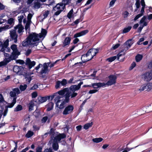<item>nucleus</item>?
I'll list each match as a JSON object with an SVG mask.
<instances>
[{
	"label": "nucleus",
	"mask_w": 152,
	"mask_h": 152,
	"mask_svg": "<svg viewBox=\"0 0 152 152\" xmlns=\"http://www.w3.org/2000/svg\"><path fill=\"white\" fill-rule=\"evenodd\" d=\"M50 63H45L43 64V68L42 69L39 73L41 75H43L44 73L45 74L49 71L48 66L49 65Z\"/></svg>",
	"instance_id": "nucleus-11"
},
{
	"label": "nucleus",
	"mask_w": 152,
	"mask_h": 152,
	"mask_svg": "<svg viewBox=\"0 0 152 152\" xmlns=\"http://www.w3.org/2000/svg\"><path fill=\"white\" fill-rule=\"evenodd\" d=\"M21 7L20 6L17 10L14 12H15L18 14L20 13H23L26 12L25 10V8H23V9L22 10H21Z\"/></svg>",
	"instance_id": "nucleus-28"
},
{
	"label": "nucleus",
	"mask_w": 152,
	"mask_h": 152,
	"mask_svg": "<svg viewBox=\"0 0 152 152\" xmlns=\"http://www.w3.org/2000/svg\"><path fill=\"white\" fill-rule=\"evenodd\" d=\"M61 85L62 86H65L67 83V81L66 79H63L62 81H61Z\"/></svg>",
	"instance_id": "nucleus-42"
},
{
	"label": "nucleus",
	"mask_w": 152,
	"mask_h": 152,
	"mask_svg": "<svg viewBox=\"0 0 152 152\" xmlns=\"http://www.w3.org/2000/svg\"><path fill=\"white\" fill-rule=\"evenodd\" d=\"M125 48L124 49H122L120 51L119 53L117 55V59L119 60L121 56H124L126 53V51L127 50Z\"/></svg>",
	"instance_id": "nucleus-19"
},
{
	"label": "nucleus",
	"mask_w": 152,
	"mask_h": 152,
	"mask_svg": "<svg viewBox=\"0 0 152 152\" xmlns=\"http://www.w3.org/2000/svg\"><path fill=\"white\" fill-rule=\"evenodd\" d=\"M146 17L145 16H143L140 20V23L141 24L144 22L146 19Z\"/></svg>",
	"instance_id": "nucleus-55"
},
{
	"label": "nucleus",
	"mask_w": 152,
	"mask_h": 152,
	"mask_svg": "<svg viewBox=\"0 0 152 152\" xmlns=\"http://www.w3.org/2000/svg\"><path fill=\"white\" fill-rule=\"evenodd\" d=\"M28 76H27V77L26 78V80L27 81V83L28 84H29L30 83L31 81L32 80V78L30 77H28Z\"/></svg>",
	"instance_id": "nucleus-61"
},
{
	"label": "nucleus",
	"mask_w": 152,
	"mask_h": 152,
	"mask_svg": "<svg viewBox=\"0 0 152 152\" xmlns=\"http://www.w3.org/2000/svg\"><path fill=\"white\" fill-rule=\"evenodd\" d=\"M143 58V56L141 54H138L135 56V60L137 62H138L141 60Z\"/></svg>",
	"instance_id": "nucleus-31"
},
{
	"label": "nucleus",
	"mask_w": 152,
	"mask_h": 152,
	"mask_svg": "<svg viewBox=\"0 0 152 152\" xmlns=\"http://www.w3.org/2000/svg\"><path fill=\"white\" fill-rule=\"evenodd\" d=\"M142 78L144 81L149 82L152 79V73L146 72L142 75Z\"/></svg>",
	"instance_id": "nucleus-6"
},
{
	"label": "nucleus",
	"mask_w": 152,
	"mask_h": 152,
	"mask_svg": "<svg viewBox=\"0 0 152 152\" xmlns=\"http://www.w3.org/2000/svg\"><path fill=\"white\" fill-rule=\"evenodd\" d=\"M142 16V15L140 14L137 15L134 18V20L136 21L139 18H140Z\"/></svg>",
	"instance_id": "nucleus-60"
},
{
	"label": "nucleus",
	"mask_w": 152,
	"mask_h": 152,
	"mask_svg": "<svg viewBox=\"0 0 152 152\" xmlns=\"http://www.w3.org/2000/svg\"><path fill=\"white\" fill-rule=\"evenodd\" d=\"M16 62L17 63H19L20 64H23L25 63L23 60L20 59L17 60L16 61Z\"/></svg>",
	"instance_id": "nucleus-62"
},
{
	"label": "nucleus",
	"mask_w": 152,
	"mask_h": 152,
	"mask_svg": "<svg viewBox=\"0 0 152 152\" xmlns=\"http://www.w3.org/2000/svg\"><path fill=\"white\" fill-rule=\"evenodd\" d=\"M20 54V52L18 51V50H14L12 52L11 54L10 55L11 57L15 60L18 58V56Z\"/></svg>",
	"instance_id": "nucleus-17"
},
{
	"label": "nucleus",
	"mask_w": 152,
	"mask_h": 152,
	"mask_svg": "<svg viewBox=\"0 0 152 152\" xmlns=\"http://www.w3.org/2000/svg\"><path fill=\"white\" fill-rule=\"evenodd\" d=\"M66 137L65 134H59L56 135H53V142L52 146L53 149L55 151H57L58 149V142Z\"/></svg>",
	"instance_id": "nucleus-2"
},
{
	"label": "nucleus",
	"mask_w": 152,
	"mask_h": 152,
	"mask_svg": "<svg viewBox=\"0 0 152 152\" xmlns=\"http://www.w3.org/2000/svg\"><path fill=\"white\" fill-rule=\"evenodd\" d=\"M64 132L63 133H67L69 131V127L67 126H66V127L63 128Z\"/></svg>",
	"instance_id": "nucleus-56"
},
{
	"label": "nucleus",
	"mask_w": 152,
	"mask_h": 152,
	"mask_svg": "<svg viewBox=\"0 0 152 152\" xmlns=\"http://www.w3.org/2000/svg\"><path fill=\"white\" fill-rule=\"evenodd\" d=\"M82 62H80L75 63V64L72 65V66L73 67H75L76 66H81L82 64L83 63V61H84V60L82 61Z\"/></svg>",
	"instance_id": "nucleus-38"
},
{
	"label": "nucleus",
	"mask_w": 152,
	"mask_h": 152,
	"mask_svg": "<svg viewBox=\"0 0 152 152\" xmlns=\"http://www.w3.org/2000/svg\"><path fill=\"white\" fill-rule=\"evenodd\" d=\"M136 64L135 62H133L131 64V66L130 67L129 69L131 70L132 69L136 66Z\"/></svg>",
	"instance_id": "nucleus-52"
},
{
	"label": "nucleus",
	"mask_w": 152,
	"mask_h": 152,
	"mask_svg": "<svg viewBox=\"0 0 152 152\" xmlns=\"http://www.w3.org/2000/svg\"><path fill=\"white\" fill-rule=\"evenodd\" d=\"M35 34L31 33L29 34L26 39L22 42V45L23 47L26 46L28 45H35L37 46L38 44L35 42H37L36 36L34 35Z\"/></svg>",
	"instance_id": "nucleus-1"
},
{
	"label": "nucleus",
	"mask_w": 152,
	"mask_h": 152,
	"mask_svg": "<svg viewBox=\"0 0 152 152\" xmlns=\"http://www.w3.org/2000/svg\"><path fill=\"white\" fill-rule=\"evenodd\" d=\"M54 103L52 102H49L47 105V111H50L51 110L53 107Z\"/></svg>",
	"instance_id": "nucleus-25"
},
{
	"label": "nucleus",
	"mask_w": 152,
	"mask_h": 152,
	"mask_svg": "<svg viewBox=\"0 0 152 152\" xmlns=\"http://www.w3.org/2000/svg\"><path fill=\"white\" fill-rule=\"evenodd\" d=\"M13 60H14V59L13 58H12L11 57V56H10L8 58H5L4 59V62L5 63V64H6V65H7V64L10 62L11 61Z\"/></svg>",
	"instance_id": "nucleus-29"
},
{
	"label": "nucleus",
	"mask_w": 152,
	"mask_h": 152,
	"mask_svg": "<svg viewBox=\"0 0 152 152\" xmlns=\"http://www.w3.org/2000/svg\"><path fill=\"white\" fill-rule=\"evenodd\" d=\"M71 40V38L70 37H66L63 42L62 46L64 47L67 45H69Z\"/></svg>",
	"instance_id": "nucleus-20"
},
{
	"label": "nucleus",
	"mask_w": 152,
	"mask_h": 152,
	"mask_svg": "<svg viewBox=\"0 0 152 152\" xmlns=\"http://www.w3.org/2000/svg\"><path fill=\"white\" fill-rule=\"evenodd\" d=\"M88 32V30H85L80 31V32L77 33L75 34L74 36V37L77 38V37H80L86 34Z\"/></svg>",
	"instance_id": "nucleus-16"
},
{
	"label": "nucleus",
	"mask_w": 152,
	"mask_h": 152,
	"mask_svg": "<svg viewBox=\"0 0 152 152\" xmlns=\"http://www.w3.org/2000/svg\"><path fill=\"white\" fill-rule=\"evenodd\" d=\"M10 48L13 51L18 49L17 45L15 44H13L11 45Z\"/></svg>",
	"instance_id": "nucleus-51"
},
{
	"label": "nucleus",
	"mask_w": 152,
	"mask_h": 152,
	"mask_svg": "<svg viewBox=\"0 0 152 152\" xmlns=\"http://www.w3.org/2000/svg\"><path fill=\"white\" fill-rule=\"evenodd\" d=\"M61 8L60 5L59 3L57 4L56 6L53 7V9L54 10L56 11L57 10H59V9H61Z\"/></svg>",
	"instance_id": "nucleus-48"
},
{
	"label": "nucleus",
	"mask_w": 152,
	"mask_h": 152,
	"mask_svg": "<svg viewBox=\"0 0 152 152\" xmlns=\"http://www.w3.org/2000/svg\"><path fill=\"white\" fill-rule=\"evenodd\" d=\"M103 139L101 137L96 138L92 139V141L95 143H97L102 142Z\"/></svg>",
	"instance_id": "nucleus-32"
},
{
	"label": "nucleus",
	"mask_w": 152,
	"mask_h": 152,
	"mask_svg": "<svg viewBox=\"0 0 152 152\" xmlns=\"http://www.w3.org/2000/svg\"><path fill=\"white\" fill-rule=\"evenodd\" d=\"M71 92H67L65 94V99L64 100L66 103H68L69 101V97L71 96Z\"/></svg>",
	"instance_id": "nucleus-26"
},
{
	"label": "nucleus",
	"mask_w": 152,
	"mask_h": 152,
	"mask_svg": "<svg viewBox=\"0 0 152 152\" xmlns=\"http://www.w3.org/2000/svg\"><path fill=\"white\" fill-rule=\"evenodd\" d=\"M36 1H37L36 2V1H35L34 4V7L35 8L38 9L40 7L41 4L39 2V0H36Z\"/></svg>",
	"instance_id": "nucleus-30"
},
{
	"label": "nucleus",
	"mask_w": 152,
	"mask_h": 152,
	"mask_svg": "<svg viewBox=\"0 0 152 152\" xmlns=\"http://www.w3.org/2000/svg\"><path fill=\"white\" fill-rule=\"evenodd\" d=\"M83 84V82H80L77 85H76L71 86L69 88V90L70 91V92H74L78 90L80 88L81 85Z\"/></svg>",
	"instance_id": "nucleus-10"
},
{
	"label": "nucleus",
	"mask_w": 152,
	"mask_h": 152,
	"mask_svg": "<svg viewBox=\"0 0 152 152\" xmlns=\"http://www.w3.org/2000/svg\"><path fill=\"white\" fill-rule=\"evenodd\" d=\"M57 93L58 94V96H59V95H64L65 94L62 90L59 91L58 92H57Z\"/></svg>",
	"instance_id": "nucleus-63"
},
{
	"label": "nucleus",
	"mask_w": 152,
	"mask_h": 152,
	"mask_svg": "<svg viewBox=\"0 0 152 152\" xmlns=\"http://www.w3.org/2000/svg\"><path fill=\"white\" fill-rule=\"evenodd\" d=\"M46 101L47 99L46 97L39 96L37 97V99L35 100L34 102L36 103L37 105H39L45 102Z\"/></svg>",
	"instance_id": "nucleus-13"
},
{
	"label": "nucleus",
	"mask_w": 152,
	"mask_h": 152,
	"mask_svg": "<svg viewBox=\"0 0 152 152\" xmlns=\"http://www.w3.org/2000/svg\"><path fill=\"white\" fill-rule=\"evenodd\" d=\"M61 85L60 81L59 80L57 81L56 82V84L55 85V88L56 89H58V88H60V86Z\"/></svg>",
	"instance_id": "nucleus-45"
},
{
	"label": "nucleus",
	"mask_w": 152,
	"mask_h": 152,
	"mask_svg": "<svg viewBox=\"0 0 152 152\" xmlns=\"http://www.w3.org/2000/svg\"><path fill=\"white\" fill-rule=\"evenodd\" d=\"M93 125V123H88L84 126V128L85 129H88L90 127H91Z\"/></svg>",
	"instance_id": "nucleus-34"
},
{
	"label": "nucleus",
	"mask_w": 152,
	"mask_h": 152,
	"mask_svg": "<svg viewBox=\"0 0 152 152\" xmlns=\"http://www.w3.org/2000/svg\"><path fill=\"white\" fill-rule=\"evenodd\" d=\"M35 64L36 62L35 61H31L28 65V66L29 69H30L33 66H34L35 65Z\"/></svg>",
	"instance_id": "nucleus-41"
},
{
	"label": "nucleus",
	"mask_w": 152,
	"mask_h": 152,
	"mask_svg": "<svg viewBox=\"0 0 152 152\" xmlns=\"http://www.w3.org/2000/svg\"><path fill=\"white\" fill-rule=\"evenodd\" d=\"M22 109V106L20 104H19L14 109V111L15 112H18L21 111Z\"/></svg>",
	"instance_id": "nucleus-35"
},
{
	"label": "nucleus",
	"mask_w": 152,
	"mask_h": 152,
	"mask_svg": "<svg viewBox=\"0 0 152 152\" xmlns=\"http://www.w3.org/2000/svg\"><path fill=\"white\" fill-rule=\"evenodd\" d=\"M99 50L98 49L92 48L90 49L87 53L86 55H88V56H91V57L90 58L85 60L84 59V61H83V62L85 63L92 59L94 58V56H95L98 53Z\"/></svg>",
	"instance_id": "nucleus-3"
},
{
	"label": "nucleus",
	"mask_w": 152,
	"mask_h": 152,
	"mask_svg": "<svg viewBox=\"0 0 152 152\" xmlns=\"http://www.w3.org/2000/svg\"><path fill=\"white\" fill-rule=\"evenodd\" d=\"M21 67V66H19L17 65L14 66L13 69V71L17 74H18Z\"/></svg>",
	"instance_id": "nucleus-27"
},
{
	"label": "nucleus",
	"mask_w": 152,
	"mask_h": 152,
	"mask_svg": "<svg viewBox=\"0 0 152 152\" xmlns=\"http://www.w3.org/2000/svg\"><path fill=\"white\" fill-rule=\"evenodd\" d=\"M133 43L134 42L132 41V39H129L124 43V45H126V49L128 50L131 46Z\"/></svg>",
	"instance_id": "nucleus-21"
},
{
	"label": "nucleus",
	"mask_w": 152,
	"mask_h": 152,
	"mask_svg": "<svg viewBox=\"0 0 152 152\" xmlns=\"http://www.w3.org/2000/svg\"><path fill=\"white\" fill-rule=\"evenodd\" d=\"M108 77L109 80L106 83H105V86L107 85L108 86H110L116 83L117 77L116 75H110Z\"/></svg>",
	"instance_id": "nucleus-4"
},
{
	"label": "nucleus",
	"mask_w": 152,
	"mask_h": 152,
	"mask_svg": "<svg viewBox=\"0 0 152 152\" xmlns=\"http://www.w3.org/2000/svg\"><path fill=\"white\" fill-rule=\"evenodd\" d=\"M9 39H6L4 42V43L2 45V46L3 47H5V48H7L9 45Z\"/></svg>",
	"instance_id": "nucleus-39"
},
{
	"label": "nucleus",
	"mask_w": 152,
	"mask_h": 152,
	"mask_svg": "<svg viewBox=\"0 0 152 152\" xmlns=\"http://www.w3.org/2000/svg\"><path fill=\"white\" fill-rule=\"evenodd\" d=\"M131 28L132 27L131 26H128L126 28H124L123 30V33H126L129 32Z\"/></svg>",
	"instance_id": "nucleus-36"
},
{
	"label": "nucleus",
	"mask_w": 152,
	"mask_h": 152,
	"mask_svg": "<svg viewBox=\"0 0 152 152\" xmlns=\"http://www.w3.org/2000/svg\"><path fill=\"white\" fill-rule=\"evenodd\" d=\"M82 21V20H81L80 19H78L75 20L73 23L72 24V25L73 26L74 24L77 25V24L80 22H81Z\"/></svg>",
	"instance_id": "nucleus-50"
},
{
	"label": "nucleus",
	"mask_w": 152,
	"mask_h": 152,
	"mask_svg": "<svg viewBox=\"0 0 152 152\" xmlns=\"http://www.w3.org/2000/svg\"><path fill=\"white\" fill-rule=\"evenodd\" d=\"M18 75H23L25 79H26L27 76L29 75V73L28 72L27 69L22 66H21L20 67Z\"/></svg>",
	"instance_id": "nucleus-9"
},
{
	"label": "nucleus",
	"mask_w": 152,
	"mask_h": 152,
	"mask_svg": "<svg viewBox=\"0 0 152 152\" xmlns=\"http://www.w3.org/2000/svg\"><path fill=\"white\" fill-rule=\"evenodd\" d=\"M72 0H63V2L64 3V6L69 4L71 3Z\"/></svg>",
	"instance_id": "nucleus-44"
},
{
	"label": "nucleus",
	"mask_w": 152,
	"mask_h": 152,
	"mask_svg": "<svg viewBox=\"0 0 152 152\" xmlns=\"http://www.w3.org/2000/svg\"><path fill=\"white\" fill-rule=\"evenodd\" d=\"M117 57L116 56H114L109 58H107V61H108L109 62H112L113 61H114L116 58Z\"/></svg>",
	"instance_id": "nucleus-37"
},
{
	"label": "nucleus",
	"mask_w": 152,
	"mask_h": 152,
	"mask_svg": "<svg viewBox=\"0 0 152 152\" xmlns=\"http://www.w3.org/2000/svg\"><path fill=\"white\" fill-rule=\"evenodd\" d=\"M72 92V93L71 94V98H74L77 95V93L75 92Z\"/></svg>",
	"instance_id": "nucleus-57"
},
{
	"label": "nucleus",
	"mask_w": 152,
	"mask_h": 152,
	"mask_svg": "<svg viewBox=\"0 0 152 152\" xmlns=\"http://www.w3.org/2000/svg\"><path fill=\"white\" fill-rule=\"evenodd\" d=\"M30 121V117L28 116L26 118H24L23 122L25 123V124L28 125Z\"/></svg>",
	"instance_id": "nucleus-43"
},
{
	"label": "nucleus",
	"mask_w": 152,
	"mask_h": 152,
	"mask_svg": "<svg viewBox=\"0 0 152 152\" xmlns=\"http://www.w3.org/2000/svg\"><path fill=\"white\" fill-rule=\"evenodd\" d=\"M42 147L41 146H38L36 148L35 152H42Z\"/></svg>",
	"instance_id": "nucleus-54"
},
{
	"label": "nucleus",
	"mask_w": 152,
	"mask_h": 152,
	"mask_svg": "<svg viewBox=\"0 0 152 152\" xmlns=\"http://www.w3.org/2000/svg\"><path fill=\"white\" fill-rule=\"evenodd\" d=\"M20 91L18 88H15L12 89V91H11L10 93V98L13 97V98L16 99V101L17 97L16 94H19Z\"/></svg>",
	"instance_id": "nucleus-12"
},
{
	"label": "nucleus",
	"mask_w": 152,
	"mask_h": 152,
	"mask_svg": "<svg viewBox=\"0 0 152 152\" xmlns=\"http://www.w3.org/2000/svg\"><path fill=\"white\" fill-rule=\"evenodd\" d=\"M74 109V106L72 105H68L65 108L63 112L64 115H67L71 113Z\"/></svg>",
	"instance_id": "nucleus-8"
},
{
	"label": "nucleus",
	"mask_w": 152,
	"mask_h": 152,
	"mask_svg": "<svg viewBox=\"0 0 152 152\" xmlns=\"http://www.w3.org/2000/svg\"><path fill=\"white\" fill-rule=\"evenodd\" d=\"M14 28L15 30L18 29V32L19 34H20L22 32L24 28L21 24H19L15 26Z\"/></svg>",
	"instance_id": "nucleus-22"
},
{
	"label": "nucleus",
	"mask_w": 152,
	"mask_h": 152,
	"mask_svg": "<svg viewBox=\"0 0 152 152\" xmlns=\"http://www.w3.org/2000/svg\"><path fill=\"white\" fill-rule=\"evenodd\" d=\"M32 16H33V15L32 14H31V13H29L28 14V16H27V20H28L27 22H31V20L32 18Z\"/></svg>",
	"instance_id": "nucleus-46"
},
{
	"label": "nucleus",
	"mask_w": 152,
	"mask_h": 152,
	"mask_svg": "<svg viewBox=\"0 0 152 152\" xmlns=\"http://www.w3.org/2000/svg\"><path fill=\"white\" fill-rule=\"evenodd\" d=\"M49 12H50L48 10H47L44 12L43 15L44 17V18H45L47 17L49 14Z\"/></svg>",
	"instance_id": "nucleus-49"
},
{
	"label": "nucleus",
	"mask_w": 152,
	"mask_h": 152,
	"mask_svg": "<svg viewBox=\"0 0 152 152\" xmlns=\"http://www.w3.org/2000/svg\"><path fill=\"white\" fill-rule=\"evenodd\" d=\"M45 96L46 97V98L47 100L48 99L50 100H50L52 101L53 98H55L54 100L55 101L57 100L56 102L57 103H58L60 101V99L61 98V97L60 96H58V94L57 93H54L53 95L51 96Z\"/></svg>",
	"instance_id": "nucleus-5"
},
{
	"label": "nucleus",
	"mask_w": 152,
	"mask_h": 152,
	"mask_svg": "<svg viewBox=\"0 0 152 152\" xmlns=\"http://www.w3.org/2000/svg\"><path fill=\"white\" fill-rule=\"evenodd\" d=\"M27 87V85L26 84H24V85H20V89L21 91H23L25 90Z\"/></svg>",
	"instance_id": "nucleus-40"
},
{
	"label": "nucleus",
	"mask_w": 152,
	"mask_h": 152,
	"mask_svg": "<svg viewBox=\"0 0 152 152\" xmlns=\"http://www.w3.org/2000/svg\"><path fill=\"white\" fill-rule=\"evenodd\" d=\"M47 31L45 29L42 28L41 33H39V34H37L35 32H33L32 33V34H35L34 35H35L36 37H37L36 38H37V42L39 41V38H41L42 37H45L47 34Z\"/></svg>",
	"instance_id": "nucleus-7"
},
{
	"label": "nucleus",
	"mask_w": 152,
	"mask_h": 152,
	"mask_svg": "<svg viewBox=\"0 0 152 152\" xmlns=\"http://www.w3.org/2000/svg\"><path fill=\"white\" fill-rule=\"evenodd\" d=\"M91 86L94 88L96 89L104 86L105 84L104 83H101L100 82L96 83H92Z\"/></svg>",
	"instance_id": "nucleus-18"
},
{
	"label": "nucleus",
	"mask_w": 152,
	"mask_h": 152,
	"mask_svg": "<svg viewBox=\"0 0 152 152\" xmlns=\"http://www.w3.org/2000/svg\"><path fill=\"white\" fill-rule=\"evenodd\" d=\"M7 103L5 100L2 94H0V107L1 109H4V106Z\"/></svg>",
	"instance_id": "nucleus-14"
},
{
	"label": "nucleus",
	"mask_w": 152,
	"mask_h": 152,
	"mask_svg": "<svg viewBox=\"0 0 152 152\" xmlns=\"http://www.w3.org/2000/svg\"><path fill=\"white\" fill-rule=\"evenodd\" d=\"M16 99L13 98L12 102L11 103H7L8 105L7 106H5V107L8 108H11L13 107L15 104L16 103Z\"/></svg>",
	"instance_id": "nucleus-24"
},
{
	"label": "nucleus",
	"mask_w": 152,
	"mask_h": 152,
	"mask_svg": "<svg viewBox=\"0 0 152 152\" xmlns=\"http://www.w3.org/2000/svg\"><path fill=\"white\" fill-rule=\"evenodd\" d=\"M1 144L2 145L1 148L2 150H3L4 148H6L7 145V143L5 142H2Z\"/></svg>",
	"instance_id": "nucleus-47"
},
{
	"label": "nucleus",
	"mask_w": 152,
	"mask_h": 152,
	"mask_svg": "<svg viewBox=\"0 0 152 152\" xmlns=\"http://www.w3.org/2000/svg\"><path fill=\"white\" fill-rule=\"evenodd\" d=\"M34 101L35 100H31L28 104V111H31L33 110L34 107Z\"/></svg>",
	"instance_id": "nucleus-23"
},
{
	"label": "nucleus",
	"mask_w": 152,
	"mask_h": 152,
	"mask_svg": "<svg viewBox=\"0 0 152 152\" xmlns=\"http://www.w3.org/2000/svg\"><path fill=\"white\" fill-rule=\"evenodd\" d=\"M14 19L12 18H10L8 20V23L10 25H12L14 23Z\"/></svg>",
	"instance_id": "nucleus-53"
},
{
	"label": "nucleus",
	"mask_w": 152,
	"mask_h": 152,
	"mask_svg": "<svg viewBox=\"0 0 152 152\" xmlns=\"http://www.w3.org/2000/svg\"><path fill=\"white\" fill-rule=\"evenodd\" d=\"M73 9H71V10L69 11L67 15V17L69 19H70L72 18L74 16L73 14Z\"/></svg>",
	"instance_id": "nucleus-33"
},
{
	"label": "nucleus",
	"mask_w": 152,
	"mask_h": 152,
	"mask_svg": "<svg viewBox=\"0 0 152 152\" xmlns=\"http://www.w3.org/2000/svg\"><path fill=\"white\" fill-rule=\"evenodd\" d=\"M10 35L12 40H14V42L15 43H16L17 42L18 35L16 34L15 30L10 32Z\"/></svg>",
	"instance_id": "nucleus-15"
},
{
	"label": "nucleus",
	"mask_w": 152,
	"mask_h": 152,
	"mask_svg": "<svg viewBox=\"0 0 152 152\" xmlns=\"http://www.w3.org/2000/svg\"><path fill=\"white\" fill-rule=\"evenodd\" d=\"M146 85H143L140 87L139 90L140 91H143L146 89Z\"/></svg>",
	"instance_id": "nucleus-64"
},
{
	"label": "nucleus",
	"mask_w": 152,
	"mask_h": 152,
	"mask_svg": "<svg viewBox=\"0 0 152 152\" xmlns=\"http://www.w3.org/2000/svg\"><path fill=\"white\" fill-rule=\"evenodd\" d=\"M31 52L32 51L31 49H28L26 53V56H28L31 53Z\"/></svg>",
	"instance_id": "nucleus-58"
},
{
	"label": "nucleus",
	"mask_w": 152,
	"mask_h": 152,
	"mask_svg": "<svg viewBox=\"0 0 152 152\" xmlns=\"http://www.w3.org/2000/svg\"><path fill=\"white\" fill-rule=\"evenodd\" d=\"M63 11V9H59V10H58L57 11L55 12L54 15H58Z\"/></svg>",
	"instance_id": "nucleus-59"
}]
</instances>
